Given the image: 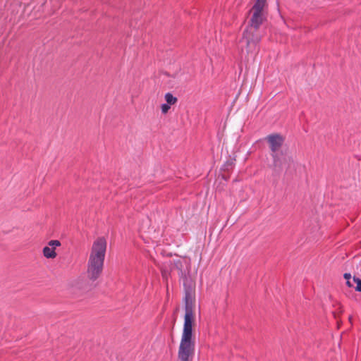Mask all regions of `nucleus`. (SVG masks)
<instances>
[{"label": "nucleus", "instance_id": "obj_7", "mask_svg": "<svg viewBox=\"0 0 361 361\" xmlns=\"http://www.w3.org/2000/svg\"><path fill=\"white\" fill-rule=\"evenodd\" d=\"M266 0H257L252 8V12H262L265 6Z\"/></svg>", "mask_w": 361, "mask_h": 361}, {"label": "nucleus", "instance_id": "obj_1", "mask_svg": "<svg viewBox=\"0 0 361 361\" xmlns=\"http://www.w3.org/2000/svg\"><path fill=\"white\" fill-rule=\"evenodd\" d=\"M183 286L185 289V316L178 357L180 361H192L195 346V337L192 334L194 302L192 287L187 278H185L184 281Z\"/></svg>", "mask_w": 361, "mask_h": 361}, {"label": "nucleus", "instance_id": "obj_2", "mask_svg": "<svg viewBox=\"0 0 361 361\" xmlns=\"http://www.w3.org/2000/svg\"><path fill=\"white\" fill-rule=\"evenodd\" d=\"M269 143L271 150V156L273 159V165L275 168L282 169L286 168V171L295 169V162L287 149H281L284 143L285 138L279 133H272L265 138Z\"/></svg>", "mask_w": 361, "mask_h": 361}, {"label": "nucleus", "instance_id": "obj_8", "mask_svg": "<svg viewBox=\"0 0 361 361\" xmlns=\"http://www.w3.org/2000/svg\"><path fill=\"white\" fill-rule=\"evenodd\" d=\"M164 99L167 104L173 105L178 101L177 97H174L171 92H167L164 95Z\"/></svg>", "mask_w": 361, "mask_h": 361}, {"label": "nucleus", "instance_id": "obj_6", "mask_svg": "<svg viewBox=\"0 0 361 361\" xmlns=\"http://www.w3.org/2000/svg\"><path fill=\"white\" fill-rule=\"evenodd\" d=\"M43 255L47 259H54L56 257V252L54 250V247H50L49 246H45L43 248Z\"/></svg>", "mask_w": 361, "mask_h": 361}, {"label": "nucleus", "instance_id": "obj_12", "mask_svg": "<svg viewBox=\"0 0 361 361\" xmlns=\"http://www.w3.org/2000/svg\"><path fill=\"white\" fill-rule=\"evenodd\" d=\"M170 108H171L170 104H169L167 103L162 104L161 106V110L162 114H166L169 111V110L170 109Z\"/></svg>", "mask_w": 361, "mask_h": 361}, {"label": "nucleus", "instance_id": "obj_5", "mask_svg": "<svg viewBox=\"0 0 361 361\" xmlns=\"http://www.w3.org/2000/svg\"><path fill=\"white\" fill-rule=\"evenodd\" d=\"M264 17L262 12H253L252 16L250 20L249 24L247 27L253 30H259L260 25L262 24Z\"/></svg>", "mask_w": 361, "mask_h": 361}, {"label": "nucleus", "instance_id": "obj_13", "mask_svg": "<svg viewBox=\"0 0 361 361\" xmlns=\"http://www.w3.org/2000/svg\"><path fill=\"white\" fill-rule=\"evenodd\" d=\"M351 283L354 285L355 282H353V279H351Z\"/></svg>", "mask_w": 361, "mask_h": 361}, {"label": "nucleus", "instance_id": "obj_3", "mask_svg": "<svg viewBox=\"0 0 361 361\" xmlns=\"http://www.w3.org/2000/svg\"><path fill=\"white\" fill-rule=\"evenodd\" d=\"M106 250V241L104 238H98L94 241L87 262V276L96 281L101 275Z\"/></svg>", "mask_w": 361, "mask_h": 361}, {"label": "nucleus", "instance_id": "obj_4", "mask_svg": "<svg viewBox=\"0 0 361 361\" xmlns=\"http://www.w3.org/2000/svg\"><path fill=\"white\" fill-rule=\"evenodd\" d=\"M262 35L258 30H252L250 27H246L243 31L241 42L245 43L247 52L252 53L258 51Z\"/></svg>", "mask_w": 361, "mask_h": 361}, {"label": "nucleus", "instance_id": "obj_11", "mask_svg": "<svg viewBox=\"0 0 361 361\" xmlns=\"http://www.w3.org/2000/svg\"><path fill=\"white\" fill-rule=\"evenodd\" d=\"M61 245V243L58 240H51L49 242V246L50 247H54V249L56 247H59Z\"/></svg>", "mask_w": 361, "mask_h": 361}, {"label": "nucleus", "instance_id": "obj_9", "mask_svg": "<svg viewBox=\"0 0 361 361\" xmlns=\"http://www.w3.org/2000/svg\"><path fill=\"white\" fill-rule=\"evenodd\" d=\"M353 281L356 283V286L354 287L355 290L357 292H361V279L356 276H353Z\"/></svg>", "mask_w": 361, "mask_h": 361}, {"label": "nucleus", "instance_id": "obj_10", "mask_svg": "<svg viewBox=\"0 0 361 361\" xmlns=\"http://www.w3.org/2000/svg\"><path fill=\"white\" fill-rule=\"evenodd\" d=\"M345 279H346V284L348 287H353V284L351 283V275L349 273H345L343 275Z\"/></svg>", "mask_w": 361, "mask_h": 361}]
</instances>
